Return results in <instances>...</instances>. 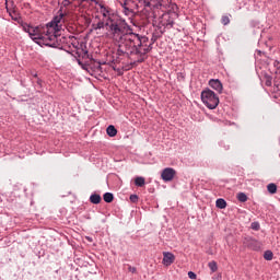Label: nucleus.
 Returning a JSON list of instances; mask_svg holds the SVG:
<instances>
[{
	"mask_svg": "<svg viewBox=\"0 0 280 280\" xmlns=\"http://www.w3.org/2000/svg\"><path fill=\"white\" fill-rule=\"evenodd\" d=\"M188 277H189V279H196L197 278L196 272H194V271H189Z\"/></svg>",
	"mask_w": 280,
	"mask_h": 280,
	"instance_id": "nucleus-30",
	"label": "nucleus"
},
{
	"mask_svg": "<svg viewBox=\"0 0 280 280\" xmlns=\"http://www.w3.org/2000/svg\"><path fill=\"white\" fill-rule=\"evenodd\" d=\"M106 132L108 135V137H117V128H115V126L109 125L106 129Z\"/></svg>",
	"mask_w": 280,
	"mask_h": 280,
	"instance_id": "nucleus-15",
	"label": "nucleus"
},
{
	"mask_svg": "<svg viewBox=\"0 0 280 280\" xmlns=\"http://www.w3.org/2000/svg\"><path fill=\"white\" fill-rule=\"evenodd\" d=\"M237 200L238 202H246L248 200V196L246 195V192H238Z\"/></svg>",
	"mask_w": 280,
	"mask_h": 280,
	"instance_id": "nucleus-22",
	"label": "nucleus"
},
{
	"mask_svg": "<svg viewBox=\"0 0 280 280\" xmlns=\"http://www.w3.org/2000/svg\"><path fill=\"white\" fill-rule=\"evenodd\" d=\"M221 23H222L223 25H229V24L231 23V20L229 19V16L224 15V16H222V19H221Z\"/></svg>",
	"mask_w": 280,
	"mask_h": 280,
	"instance_id": "nucleus-27",
	"label": "nucleus"
},
{
	"mask_svg": "<svg viewBox=\"0 0 280 280\" xmlns=\"http://www.w3.org/2000/svg\"><path fill=\"white\" fill-rule=\"evenodd\" d=\"M110 22H107L106 20H101L97 23H93L92 27L93 30L97 31V30H104V27H108Z\"/></svg>",
	"mask_w": 280,
	"mask_h": 280,
	"instance_id": "nucleus-13",
	"label": "nucleus"
},
{
	"mask_svg": "<svg viewBox=\"0 0 280 280\" xmlns=\"http://www.w3.org/2000/svg\"><path fill=\"white\" fill-rule=\"evenodd\" d=\"M135 185L136 187H144L145 186V178L138 176L135 178Z\"/></svg>",
	"mask_w": 280,
	"mask_h": 280,
	"instance_id": "nucleus-17",
	"label": "nucleus"
},
{
	"mask_svg": "<svg viewBox=\"0 0 280 280\" xmlns=\"http://www.w3.org/2000/svg\"><path fill=\"white\" fill-rule=\"evenodd\" d=\"M267 190L271 194L275 195L277 194V184L270 183L267 185Z\"/></svg>",
	"mask_w": 280,
	"mask_h": 280,
	"instance_id": "nucleus-19",
	"label": "nucleus"
},
{
	"mask_svg": "<svg viewBox=\"0 0 280 280\" xmlns=\"http://www.w3.org/2000/svg\"><path fill=\"white\" fill-rule=\"evenodd\" d=\"M209 86H211V89L217 91V93H222V91L224 89L222 85V81H220L219 79H211L209 81Z\"/></svg>",
	"mask_w": 280,
	"mask_h": 280,
	"instance_id": "nucleus-11",
	"label": "nucleus"
},
{
	"mask_svg": "<svg viewBox=\"0 0 280 280\" xmlns=\"http://www.w3.org/2000/svg\"><path fill=\"white\" fill-rule=\"evenodd\" d=\"M176 176V170L172 167H166L162 171L161 177L164 183H170L174 180V177Z\"/></svg>",
	"mask_w": 280,
	"mask_h": 280,
	"instance_id": "nucleus-8",
	"label": "nucleus"
},
{
	"mask_svg": "<svg viewBox=\"0 0 280 280\" xmlns=\"http://www.w3.org/2000/svg\"><path fill=\"white\" fill-rule=\"evenodd\" d=\"M219 145L224 150H231V145H229V143H226L225 141L219 142Z\"/></svg>",
	"mask_w": 280,
	"mask_h": 280,
	"instance_id": "nucleus-25",
	"label": "nucleus"
},
{
	"mask_svg": "<svg viewBox=\"0 0 280 280\" xmlns=\"http://www.w3.org/2000/svg\"><path fill=\"white\" fill-rule=\"evenodd\" d=\"M142 5L144 10H152V8H154V5H152V2H150V0H143Z\"/></svg>",
	"mask_w": 280,
	"mask_h": 280,
	"instance_id": "nucleus-23",
	"label": "nucleus"
},
{
	"mask_svg": "<svg viewBox=\"0 0 280 280\" xmlns=\"http://www.w3.org/2000/svg\"><path fill=\"white\" fill-rule=\"evenodd\" d=\"M217 209H226V200L219 198L215 201Z\"/></svg>",
	"mask_w": 280,
	"mask_h": 280,
	"instance_id": "nucleus-18",
	"label": "nucleus"
},
{
	"mask_svg": "<svg viewBox=\"0 0 280 280\" xmlns=\"http://www.w3.org/2000/svg\"><path fill=\"white\" fill-rule=\"evenodd\" d=\"M62 10L63 8L60 7V9L57 12V15H55L52 20L48 22L46 25H42L43 32L46 36V40L48 43V47L56 48L60 46V44L58 43V33L62 30V20L66 16Z\"/></svg>",
	"mask_w": 280,
	"mask_h": 280,
	"instance_id": "nucleus-2",
	"label": "nucleus"
},
{
	"mask_svg": "<svg viewBox=\"0 0 280 280\" xmlns=\"http://www.w3.org/2000/svg\"><path fill=\"white\" fill-rule=\"evenodd\" d=\"M100 8L103 15V21H107L108 23L115 21V14L108 7L101 4Z\"/></svg>",
	"mask_w": 280,
	"mask_h": 280,
	"instance_id": "nucleus-9",
	"label": "nucleus"
},
{
	"mask_svg": "<svg viewBox=\"0 0 280 280\" xmlns=\"http://www.w3.org/2000/svg\"><path fill=\"white\" fill-rule=\"evenodd\" d=\"M201 102H203L207 108L214 110V108H218V105L220 104V97H218L215 92L207 89L201 92Z\"/></svg>",
	"mask_w": 280,
	"mask_h": 280,
	"instance_id": "nucleus-4",
	"label": "nucleus"
},
{
	"mask_svg": "<svg viewBox=\"0 0 280 280\" xmlns=\"http://www.w3.org/2000/svg\"><path fill=\"white\" fill-rule=\"evenodd\" d=\"M163 5H164L163 3L159 2V3L156 4V8H159V7H160V8H163Z\"/></svg>",
	"mask_w": 280,
	"mask_h": 280,
	"instance_id": "nucleus-34",
	"label": "nucleus"
},
{
	"mask_svg": "<svg viewBox=\"0 0 280 280\" xmlns=\"http://www.w3.org/2000/svg\"><path fill=\"white\" fill-rule=\"evenodd\" d=\"M243 244L246 246V248H249V250H259L261 248V243L250 236H246Z\"/></svg>",
	"mask_w": 280,
	"mask_h": 280,
	"instance_id": "nucleus-7",
	"label": "nucleus"
},
{
	"mask_svg": "<svg viewBox=\"0 0 280 280\" xmlns=\"http://www.w3.org/2000/svg\"><path fill=\"white\" fill-rule=\"evenodd\" d=\"M33 78H38V74L37 73H33Z\"/></svg>",
	"mask_w": 280,
	"mask_h": 280,
	"instance_id": "nucleus-36",
	"label": "nucleus"
},
{
	"mask_svg": "<svg viewBox=\"0 0 280 280\" xmlns=\"http://www.w3.org/2000/svg\"><path fill=\"white\" fill-rule=\"evenodd\" d=\"M271 73H275V84L280 80V61H273V68L271 69Z\"/></svg>",
	"mask_w": 280,
	"mask_h": 280,
	"instance_id": "nucleus-12",
	"label": "nucleus"
},
{
	"mask_svg": "<svg viewBox=\"0 0 280 280\" xmlns=\"http://www.w3.org/2000/svg\"><path fill=\"white\" fill-rule=\"evenodd\" d=\"M128 270H129V272H132L133 275H135V272H137V268L132 267V266H129Z\"/></svg>",
	"mask_w": 280,
	"mask_h": 280,
	"instance_id": "nucleus-32",
	"label": "nucleus"
},
{
	"mask_svg": "<svg viewBox=\"0 0 280 280\" xmlns=\"http://www.w3.org/2000/svg\"><path fill=\"white\" fill-rule=\"evenodd\" d=\"M62 5H63V8H68V5H71V1L70 0H63Z\"/></svg>",
	"mask_w": 280,
	"mask_h": 280,
	"instance_id": "nucleus-31",
	"label": "nucleus"
},
{
	"mask_svg": "<svg viewBox=\"0 0 280 280\" xmlns=\"http://www.w3.org/2000/svg\"><path fill=\"white\" fill-rule=\"evenodd\" d=\"M82 51H83L84 56H88V55H89V50L82 49Z\"/></svg>",
	"mask_w": 280,
	"mask_h": 280,
	"instance_id": "nucleus-35",
	"label": "nucleus"
},
{
	"mask_svg": "<svg viewBox=\"0 0 280 280\" xmlns=\"http://www.w3.org/2000/svg\"><path fill=\"white\" fill-rule=\"evenodd\" d=\"M103 200L104 202L110 203L113 200H115V195H113V192H105L103 195Z\"/></svg>",
	"mask_w": 280,
	"mask_h": 280,
	"instance_id": "nucleus-16",
	"label": "nucleus"
},
{
	"mask_svg": "<svg viewBox=\"0 0 280 280\" xmlns=\"http://www.w3.org/2000/svg\"><path fill=\"white\" fill-rule=\"evenodd\" d=\"M37 86L38 89H43V80L37 79Z\"/></svg>",
	"mask_w": 280,
	"mask_h": 280,
	"instance_id": "nucleus-33",
	"label": "nucleus"
},
{
	"mask_svg": "<svg viewBox=\"0 0 280 280\" xmlns=\"http://www.w3.org/2000/svg\"><path fill=\"white\" fill-rule=\"evenodd\" d=\"M119 5L122 8V14L125 16H135L137 8H139V4L135 0H124L118 1Z\"/></svg>",
	"mask_w": 280,
	"mask_h": 280,
	"instance_id": "nucleus-5",
	"label": "nucleus"
},
{
	"mask_svg": "<svg viewBox=\"0 0 280 280\" xmlns=\"http://www.w3.org/2000/svg\"><path fill=\"white\" fill-rule=\"evenodd\" d=\"M176 261V256L172 252H163V266L170 267Z\"/></svg>",
	"mask_w": 280,
	"mask_h": 280,
	"instance_id": "nucleus-10",
	"label": "nucleus"
},
{
	"mask_svg": "<svg viewBox=\"0 0 280 280\" xmlns=\"http://www.w3.org/2000/svg\"><path fill=\"white\" fill-rule=\"evenodd\" d=\"M273 257H275V254H272V250H266L264 253V259H266V261H272Z\"/></svg>",
	"mask_w": 280,
	"mask_h": 280,
	"instance_id": "nucleus-20",
	"label": "nucleus"
},
{
	"mask_svg": "<svg viewBox=\"0 0 280 280\" xmlns=\"http://www.w3.org/2000/svg\"><path fill=\"white\" fill-rule=\"evenodd\" d=\"M258 54L261 55V50H258Z\"/></svg>",
	"mask_w": 280,
	"mask_h": 280,
	"instance_id": "nucleus-39",
	"label": "nucleus"
},
{
	"mask_svg": "<svg viewBox=\"0 0 280 280\" xmlns=\"http://www.w3.org/2000/svg\"><path fill=\"white\" fill-rule=\"evenodd\" d=\"M86 240H89V242H91V241H92V238H91V237H89V236L86 237Z\"/></svg>",
	"mask_w": 280,
	"mask_h": 280,
	"instance_id": "nucleus-38",
	"label": "nucleus"
},
{
	"mask_svg": "<svg viewBox=\"0 0 280 280\" xmlns=\"http://www.w3.org/2000/svg\"><path fill=\"white\" fill-rule=\"evenodd\" d=\"M129 200L130 202H133V205H137V202H139V196L130 195Z\"/></svg>",
	"mask_w": 280,
	"mask_h": 280,
	"instance_id": "nucleus-26",
	"label": "nucleus"
},
{
	"mask_svg": "<svg viewBox=\"0 0 280 280\" xmlns=\"http://www.w3.org/2000/svg\"><path fill=\"white\" fill-rule=\"evenodd\" d=\"M171 27H174V20L170 19V14H164L158 25L160 34H165V30H171Z\"/></svg>",
	"mask_w": 280,
	"mask_h": 280,
	"instance_id": "nucleus-6",
	"label": "nucleus"
},
{
	"mask_svg": "<svg viewBox=\"0 0 280 280\" xmlns=\"http://www.w3.org/2000/svg\"><path fill=\"white\" fill-rule=\"evenodd\" d=\"M276 86H280V80L277 82V84H275Z\"/></svg>",
	"mask_w": 280,
	"mask_h": 280,
	"instance_id": "nucleus-37",
	"label": "nucleus"
},
{
	"mask_svg": "<svg viewBox=\"0 0 280 280\" xmlns=\"http://www.w3.org/2000/svg\"><path fill=\"white\" fill-rule=\"evenodd\" d=\"M98 69H102V66H101V65H98Z\"/></svg>",
	"mask_w": 280,
	"mask_h": 280,
	"instance_id": "nucleus-40",
	"label": "nucleus"
},
{
	"mask_svg": "<svg viewBox=\"0 0 280 280\" xmlns=\"http://www.w3.org/2000/svg\"><path fill=\"white\" fill-rule=\"evenodd\" d=\"M208 268L211 270V272H218V262L214 260L208 262Z\"/></svg>",
	"mask_w": 280,
	"mask_h": 280,
	"instance_id": "nucleus-21",
	"label": "nucleus"
},
{
	"mask_svg": "<svg viewBox=\"0 0 280 280\" xmlns=\"http://www.w3.org/2000/svg\"><path fill=\"white\" fill-rule=\"evenodd\" d=\"M107 27L114 40L118 42V49L110 60L114 71H117V65L125 58L131 60V67L143 63L152 51V42L148 36L132 32L126 20H114Z\"/></svg>",
	"mask_w": 280,
	"mask_h": 280,
	"instance_id": "nucleus-1",
	"label": "nucleus"
},
{
	"mask_svg": "<svg viewBox=\"0 0 280 280\" xmlns=\"http://www.w3.org/2000/svg\"><path fill=\"white\" fill-rule=\"evenodd\" d=\"M22 30H23V32L28 34L30 38L33 39L34 43H36V45H39L40 47H43V45L45 47H49L47 37H46L45 33L43 32V25L32 26L28 23H22Z\"/></svg>",
	"mask_w": 280,
	"mask_h": 280,
	"instance_id": "nucleus-3",
	"label": "nucleus"
},
{
	"mask_svg": "<svg viewBox=\"0 0 280 280\" xmlns=\"http://www.w3.org/2000/svg\"><path fill=\"white\" fill-rule=\"evenodd\" d=\"M265 84L266 86H272V78L268 77Z\"/></svg>",
	"mask_w": 280,
	"mask_h": 280,
	"instance_id": "nucleus-29",
	"label": "nucleus"
},
{
	"mask_svg": "<svg viewBox=\"0 0 280 280\" xmlns=\"http://www.w3.org/2000/svg\"><path fill=\"white\" fill-rule=\"evenodd\" d=\"M250 229L253 231H259L261 229V225L259 224V222L255 221V222H252Z\"/></svg>",
	"mask_w": 280,
	"mask_h": 280,
	"instance_id": "nucleus-24",
	"label": "nucleus"
},
{
	"mask_svg": "<svg viewBox=\"0 0 280 280\" xmlns=\"http://www.w3.org/2000/svg\"><path fill=\"white\" fill-rule=\"evenodd\" d=\"M90 202H92V205H100V202H102V196L97 194H92L90 196Z\"/></svg>",
	"mask_w": 280,
	"mask_h": 280,
	"instance_id": "nucleus-14",
	"label": "nucleus"
},
{
	"mask_svg": "<svg viewBox=\"0 0 280 280\" xmlns=\"http://www.w3.org/2000/svg\"><path fill=\"white\" fill-rule=\"evenodd\" d=\"M156 38H158L156 36H153L151 39H150V37H148L149 43H151V51L154 47V43H156Z\"/></svg>",
	"mask_w": 280,
	"mask_h": 280,
	"instance_id": "nucleus-28",
	"label": "nucleus"
}]
</instances>
